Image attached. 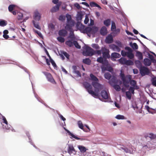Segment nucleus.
Listing matches in <instances>:
<instances>
[{
	"instance_id": "obj_1",
	"label": "nucleus",
	"mask_w": 156,
	"mask_h": 156,
	"mask_svg": "<svg viewBox=\"0 0 156 156\" xmlns=\"http://www.w3.org/2000/svg\"><path fill=\"white\" fill-rule=\"evenodd\" d=\"M91 84L95 89L94 92L92 90V85L88 82H84L83 84L90 94L94 97H98L99 91L102 89V85L98 83V81H92Z\"/></svg>"
},
{
	"instance_id": "obj_2",
	"label": "nucleus",
	"mask_w": 156,
	"mask_h": 156,
	"mask_svg": "<svg viewBox=\"0 0 156 156\" xmlns=\"http://www.w3.org/2000/svg\"><path fill=\"white\" fill-rule=\"evenodd\" d=\"M120 78L122 81L124 86L126 88H128L129 86V83L132 86V87H135L136 90L139 89V87L137 85L136 81L132 80V76L130 75L125 76L123 72L121 71L120 74Z\"/></svg>"
},
{
	"instance_id": "obj_3",
	"label": "nucleus",
	"mask_w": 156,
	"mask_h": 156,
	"mask_svg": "<svg viewBox=\"0 0 156 156\" xmlns=\"http://www.w3.org/2000/svg\"><path fill=\"white\" fill-rule=\"evenodd\" d=\"M126 50H127V52H126L124 50H122L121 52V54L123 57L127 56L130 59H133L134 57V55L133 53V50L129 47H126L125 48Z\"/></svg>"
},
{
	"instance_id": "obj_4",
	"label": "nucleus",
	"mask_w": 156,
	"mask_h": 156,
	"mask_svg": "<svg viewBox=\"0 0 156 156\" xmlns=\"http://www.w3.org/2000/svg\"><path fill=\"white\" fill-rule=\"evenodd\" d=\"M94 50L91 47L87 46L86 47V50L83 52V54L86 56H92L94 55Z\"/></svg>"
},
{
	"instance_id": "obj_5",
	"label": "nucleus",
	"mask_w": 156,
	"mask_h": 156,
	"mask_svg": "<svg viewBox=\"0 0 156 156\" xmlns=\"http://www.w3.org/2000/svg\"><path fill=\"white\" fill-rule=\"evenodd\" d=\"M101 69L103 72L106 70L111 72L113 70L112 68L108 66V62L107 60L105 61V63L101 66Z\"/></svg>"
},
{
	"instance_id": "obj_6",
	"label": "nucleus",
	"mask_w": 156,
	"mask_h": 156,
	"mask_svg": "<svg viewBox=\"0 0 156 156\" xmlns=\"http://www.w3.org/2000/svg\"><path fill=\"white\" fill-rule=\"evenodd\" d=\"M43 73L45 76L48 81L53 84H56L55 81L50 73L46 72H43Z\"/></svg>"
},
{
	"instance_id": "obj_7",
	"label": "nucleus",
	"mask_w": 156,
	"mask_h": 156,
	"mask_svg": "<svg viewBox=\"0 0 156 156\" xmlns=\"http://www.w3.org/2000/svg\"><path fill=\"white\" fill-rule=\"evenodd\" d=\"M140 73L142 76L148 75L150 73L149 69L144 66H141L140 69Z\"/></svg>"
},
{
	"instance_id": "obj_8",
	"label": "nucleus",
	"mask_w": 156,
	"mask_h": 156,
	"mask_svg": "<svg viewBox=\"0 0 156 156\" xmlns=\"http://www.w3.org/2000/svg\"><path fill=\"white\" fill-rule=\"evenodd\" d=\"M102 51L103 57L105 58H108L110 57L109 54V51L108 49L104 47L102 48Z\"/></svg>"
},
{
	"instance_id": "obj_9",
	"label": "nucleus",
	"mask_w": 156,
	"mask_h": 156,
	"mask_svg": "<svg viewBox=\"0 0 156 156\" xmlns=\"http://www.w3.org/2000/svg\"><path fill=\"white\" fill-rule=\"evenodd\" d=\"M41 16L40 13L37 11L34 12V20L39 21L41 19Z\"/></svg>"
},
{
	"instance_id": "obj_10",
	"label": "nucleus",
	"mask_w": 156,
	"mask_h": 156,
	"mask_svg": "<svg viewBox=\"0 0 156 156\" xmlns=\"http://www.w3.org/2000/svg\"><path fill=\"white\" fill-rule=\"evenodd\" d=\"M74 22L67 23L65 27V29L68 30H72V27L74 26Z\"/></svg>"
},
{
	"instance_id": "obj_11",
	"label": "nucleus",
	"mask_w": 156,
	"mask_h": 156,
	"mask_svg": "<svg viewBox=\"0 0 156 156\" xmlns=\"http://www.w3.org/2000/svg\"><path fill=\"white\" fill-rule=\"evenodd\" d=\"M109 47L110 48L112 49L113 51L118 52H119L120 51V49L117 45L114 44H110L109 45Z\"/></svg>"
},
{
	"instance_id": "obj_12",
	"label": "nucleus",
	"mask_w": 156,
	"mask_h": 156,
	"mask_svg": "<svg viewBox=\"0 0 156 156\" xmlns=\"http://www.w3.org/2000/svg\"><path fill=\"white\" fill-rule=\"evenodd\" d=\"M62 4L61 2H59L55 6L53 7L51 9V11L52 12H55L59 10V7Z\"/></svg>"
},
{
	"instance_id": "obj_13",
	"label": "nucleus",
	"mask_w": 156,
	"mask_h": 156,
	"mask_svg": "<svg viewBox=\"0 0 156 156\" xmlns=\"http://www.w3.org/2000/svg\"><path fill=\"white\" fill-rule=\"evenodd\" d=\"M113 41V38L112 35H109L106 37L105 42L107 44H110Z\"/></svg>"
},
{
	"instance_id": "obj_14",
	"label": "nucleus",
	"mask_w": 156,
	"mask_h": 156,
	"mask_svg": "<svg viewBox=\"0 0 156 156\" xmlns=\"http://www.w3.org/2000/svg\"><path fill=\"white\" fill-rule=\"evenodd\" d=\"M67 31L65 29H62L60 30L58 32V34L60 36L66 37L67 34Z\"/></svg>"
},
{
	"instance_id": "obj_15",
	"label": "nucleus",
	"mask_w": 156,
	"mask_h": 156,
	"mask_svg": "<svg viewBox=\"0 0 156 156\" xmlns=\"http://www.w3.org/2000/svg\"><path fill=\"white\" fill-rule=\"evenodd\" d=\"M66 131L72 137H71V138H74L77 140H84V139L82 138H80L79 137H78L77 136H75L72 133L70 132L68 130H66Z\"/></svg>"
},
{
	"instance_id": "obj_16",
	"label": "nucleus",
	"mask_w": 156,
	"mask_h": 156,
	"mask_svg": "<svg viewBox=\"0 0 156 156\" xmlns=\"http://www.w3.org/2000/svg\"><path fill=\"white\" fill-rule=\"evenodd\" d=\"M66 131L72 137H71V138H74L77 140H84V139L82 138H80L79 137H78L77 136H75L72 133L70 132L68 130H66Z\"/></svg>"
},
{
	"instance_id": "obj_17",
	"label": "nucleus",
	"mask_w": 156,
	"mask_h": 156,
	"mask_svg": "<svg viewBox=\"0 0 156 156\" xmlns=\"http://www.w3.org/2000/svg\"><path fill=\"white\" fill-rule=\"evenodd\" d=\"M101 94L103 98L105 99H107L108 98V95L107 92L105 90H102L101 91Z\"/></svg>"
},
{
	"instance_id": "obj_18",
	"label": "nucleus",
	"mask_w": 156,
	"mask_h": 156,
	"mask_svg": "<svg viewBox=\"0 0 156 156\" xmlns=\"http://www.w3.org/2000/svg\"><path fill=\"white\" fill-rule=\"evenodd\" d=\"M68 152L70 154L73 153V152L76 153V151L73 145H69L67 150Z\"/></svg>"
},
{
	"instance_id": "obj_19",
	"label": "nucleus",
	"mask_w": 156,
	"mask_h": 156,
	"mask_svg": "<svg viewBox=\"0 0 156 156\" xmlns=\"http://www.w3.org/2000/svg\"><path fill=\"white\" fill-rule=\"evenodd\" d=\"M69 36L67 37V39H70L72 41L75 39V36L74 34V31L73 30H70Z\"/></svg>"
},
{
	"instance_id": "obj_20",
	"label": "nucleus",
	"mask_w": 156,
	"mask_h": 156,
	"mask_svg": "<svg viewBox=\"0 0 156 156\" xmlns=\"http://www.w3.org/2000/svg\"><path fill=\"white\" fill-rule=\"evenodd\" d=\"M91 28L90 27H87L83 30L82 33H86L89 35L88 34H90Z\"/></svg>"
},
{
	"instance_id": "obj_21",
	"label": "nucleus",
	"mask_w": 156,
	"mask_h": 156,
	"mask_svg": "<svg viewBox=\"0 0 156 156\" xmlns=\"http://www.w3.org/2000/svg\"><path fill=\"white\" fill-rule=\"evenodd\" d=\"M151 61L147 58H146L144 60V65L147 66H149L151 63Z\"/></svg>"
},
{
	"instance_id": "obj_22",
	"label": "nucleus",
	"mask_w": 156,
	"mask_h": 156,
	"mask_svg": "<svg viewBox=\"0 0 156 156\" xmlns=\"http://www.w3.org/2000/svg\"><path fill=\"white\" fill-rule=\"evenodd\" d=\"M73 41L71 39L65 42V44L70 47H72L73 46Z\"/></svg>"
},
{
	"instance_id": "obj_23",
	"label": "nucleus",
	"mask_w": 156,
	"mask_h": 156,
	"mask_svg": "<svg viewBox=\"0 0 156 156\" xmlns=\"http://www.w3.org/2000/svg\"><path fill=\"white\" fill-rule=\"evenodd\" d=\"M107 33V29L106 27H103L100 30L101 34L103 35H104L106 34Z\"/></svg>"
},
{
	"instance_id": "obj_24",
	"label": "nucleus",
	"mask_w": 156,
	"mask_h": 156,
	"mask_svg": "<svg viewBox=\"0 0 156 156\" xmlns=\"http://www.w3.org/2000/svg\"><path fill=\"white\" fill-rule=\"evenodd\" d=\"M117 80L116 79V77L115 76H113L111 80L109 81V83L111 85H112L113 84H116L117 83Z\"/></svg>"
},
{
	"instance_id": "obj_25",
	"label": "nucleus",
	"mask_w": 156,
	"mask_h": 156,
	"mask_svg": "<svg viewBox=\"0 0 156 156\" xmlns=\"http://www.w3.org/2000/svg\"><path fill=\"white\" fill-rule=\"evenodd\" d=\"M90 80L93 81H99L98 79L93 74H90Z\"/></svg>"
},
{
	"instance_id": "obj_26",
	"label": "nucleus",
	"mask_w": 156,
	"mask_h": 156,
	"mask_svg": "<svg viewBox=\"0 0 156 156\" xmlns=\"http://www.w3.org/2000/svg\"><path fill=\"white\" fill-rule=\"evenodd\" d=\"M111 56L113 58H119L121 57V55L118 53L113 52Z\"/></svg>"
},
{
	"instance_id": "obj_27",
	"label": "nucleus",
	"mask_w": 156,
	"mask_h": 156,
	"mask_svg": "<svg viewBox=\"0 0 156 156\" xmlns=\"http://www.w3.org/2000/svg\"><path fill=\"white\" fill-rule=\"evenodd\" d=\"M66 17L67 18V23L74 22V21L72 20V18L70 15L67 14H66Z\"/></svg>"
},
{
	"instance_id": "obj_28",
	"label": "nucleus",
	"mask_w": 156,
	"mask_h": 156,
	"mask_svg": "<svg viewBox=\"0 0 156 156\" xmlns=\"http://www.w3.org/2000/svg\"><path fill=\"white\" fill-rule=\"evenodd\" d=\"M78 148L81 153H83L86 151L87 150L86 148L83 146L79 145Z\"/></svg>"
},
{
	"instance_id": "obj_29",
	"label": "nucleus",
	"mask_w": 156,
	"mask_h": 156,
	"mask_svg": "<svg viewBox=\"0 0 156 156\" xmlns=\"http://www.w3.org/2000/svg\"><path fill=\"white\" fill-rule=\"evenodd\" d=\"M83 62L85 64L90 65L91 64V61L89 58H86L83 59Z\"/></svg>"
},
{
	"instance_id": "obj_30",
	"label": "nucleus",
	"mask_w": 156,
	"mask_h": 156,
	"mask_svg": "<svg viewBox=\"0 0 156 156\" xmlns=\"http://www.w3.org/2000/svg\"><path fill=\"white\" fill-rule=\"evenodd\" d=\"M2 119L3 121V122L5 123L7 127L5 126V128L4 126H3L4 129H5L6 130H9L10 129V127L8 126V122L6 119L5 117H3Z\"/></svg>"
},
{
	"instance_id": "obj_31",
	"label": "nucleus",
	"mask_w": 156,
	"mask_h": 156,
	"mask_svg": "<svg viewBox=\"0 0 156 156\" xmlns=\"http://www.w3.org/2000/svg\"><path fill=\"white\" fill-rule=\"evenodd\" d=\"M91 30L90 34H95L98 30V28L95 27H91Z\"/></svg>"
},
{
	"instance_id": "obj_32",
	"label": "nucleus",
	"mask_w": 156,
	"mask_h": 156,
	"mask_svg": "<svg viewBox=\"0 0 156 156\" xmlns=\"http://www.w3.org/2000/svg\"><path fill=\"white\" fill-rule=\"evenodd\" d=\"M90 5L91 7H97L100 9H101V7L99 5L94 2H91L90 3Z\"/></svg>"
},
{
	"instance_id": "obj_33",
	"label": "nucleus",
	"mask_w": 156,
	"mask_h": 156,
	"mask_svg": "<svg viewBox=\"0 0 156 156\" xmlns=\"http://www.w3.org/2000/svg\"><path fill=\"white\" fill-rule=\"evenodd\" d=\"M32 22L33 23L34 27L37 29L40 30L41 27L39 26V23L38 22H36L35 20H33Z\"/></svg>"
},
{
	"instance_id": "obj_34",
	"label": "nucleus",
	"mask_w": 156,
	"mask_h": 156,
	"mask_svg": "<svg viewBox=\"0 0 156 156\" xmlns=\"http://www.w3.org/2000/svg\"><path fill=\"white\" fill-rule=\"evenodd\" d=\"M136 56L138 57L139 59L141 60L143 59L142 54L141 52L139 51H137Z\"/></svg>"
},
{
	"instance_id": "obj_35",
	"label": "nucleus",
	"mask_w": 156,
	"mask_h": 156,
	"mask_svg": "<svg viewBox=\"0 0 156 156\" xmlns=\"http://www.w3.org/2000/svg\"><path fill=\"white\" fill-rule=\"evenodd\" d=\"M76 25L77 27H79L81 30H83L85 29L84 26L80 23H77Z\"/></svg>"
},
{
	"instance_id": "obj_36",
	"label": "nucleus",
	"mask_w": 156,
	"mask_h": 156,
	"mask_svg": "<svg viewBox=\"0 0 156 156\" xmlns=\"http://www.w3.org/2000/svg\"><path fill=\"white\" fill-rule=\"evenodd\" d=\"M130 45L133 49H138V46L137 44L135 43H134L133 44L132 43H130Z\"/></svg>"
},
{
	"instance_id": "obj_37",
	"label": "nucleus",
	"mask_w": 156,
	"mask_h": 156,
	"mask_svg": "<svg viewBox=\"0 0 156 156\" xmlns=\"http://www.w3.org/2000/svg\"><path fill=\"white\" fill-rule=\"evenodd\" d=\"M78 127L81 129L83 130L84 131H85L83 128V126L81 121H79L78 122Z\"/></svg>"
},
{
	"instance_id": "obj_38",
	"label": "nucleus",
	"mask_w": 156,
	"mask_h": 156,
	"mask_svg": "<svg viewBox=\"0 0 156 156\" xmlns=\"http://www.w3.org/2000/svg\"><path fill=\"white\" fill-rule=\"evenodd\" d=\"M126 59L124 58H121L119 59V62L120 63L122 64L125 65Z\"/></svg>"
},
{
	"instance_id": "obj_39",
	"label": "nucleus",
	"mask_w": 156,
	"mask_h": 156,
	"mask_svg": "<svg viewBox=\"0 0 156 156\" xmlns=\"http://www.w3.org/2000/svg\"><path fill=\"white\" fill-rule=\"evenodd\" d=\"M149 137L151 140H153L156 139V135L152 133H150L149 134Z\"/></svg>"
},
{
	"instance_id": "obj_40",
	"label": "nucleus",
	"mask_w": 156,
	"mask_h": 156,
	"mask_svg": "<svg viewBox=\"0 0 156 156\" xmlns=\"http://www.w3.org/2000/svg\"><path fill=\"white\" fill-rule=\"evenodd\" d=\"M104 76L105 78L107 80H109L111 77V75L109 73H105Z\"/></svg>"
},
{
	"instance_id": "obj_41",
	"label": "nucleus",
	"mask_w": 156,
	"mask_h": 156,
	"mask_svg": "<svg viewBox=\"0 0 156 156\" xmlns=\"http://www.w3.org/2000/svg\"><path fill=\"white\" fill-rule=\"evenodd\" d=\"M7 24V22L4 20H1L0 21V26L4 27Z\"/></svg>"
},
{
	"instance_id": "obj_42",
	"label": "nucleus",
	"mask_w": 156,
	"mask_h": 156,
	"mask_svg": "<svg viewBox=\"0 0 156 156\" xmlns=\"http://www.w3.org/2000/svg\"><path fill=\"white\" fill-rule=\"evenodd\" d=\"M114 88L117 91H119L121 90V87L119 85L115 84L113 86Z\"/></svg>"
},
{
	"instance_id": "obj_43",
	"label": "nucleus",
	"mask_w": 156,
	"mask_h": 156,
	"mask_svg": "<svg viewBox=\"0 0 156 156\" xmlns=\"http://www.w3.org/2000/svg\"><path fill=\"white\" fill-rule=\"evenodd\" d=\"M60 53L61 54H63L67 58V59H69V55L66 52L64 51H61Z\"/></svg>"
},
{
	"instance_id": "obj_44",
	"label": "nucleus",
	"mask_w": 156,
	"mask_h": 156,
	"mask_svg": "<svg viewBox=\"0 0 156 156\" xmlns=\"http://www.w3.org/2000/svg\"><path fill=\"white\" fill-rule=\"evenodd\" d=\"M104 24L106 26H108L110 24V20L109 19H108L104 21Z\"/></svg>"
},
{
	"instance_id": "obj_45",
	"label": "nucleus",
	"mask_w": 156,
	"mask_h": 156,
	"mask_svg": "<svg viewBox=\"0 0 156 156\" xmlns=\"http://www.w3.org/2000/svg\"><path fill=\"white\" fill-rule=\"evenodd\" d=\"M125 63L126 64L125 65L127 66L133 65V62L131 60H126Z\"/></svg>"
},
{
	"instance_id": "obj_46",
	"label": "nucleus",
	"mask_w": 156,
	"mask_h": 156,
	"mask_svg": "<svg viewBox=\"0 0 156 156\" xmlns=\"http://www.w3.org/2000/svg\"><path fill=\"white\" fill-rule=\"evenodd\" d=\"M15 7V5H10L8 7V9L9 12H12Z\"/></svg>"
},
{
	"instance_id": "obj_47",
	"label": "nucleus",
	"mask_w": 156,
	"mask_h": 156,
	"mask_svg": "<svg viewBox=\"0 0 156 156\" xmlns=\"http://www.w3.org/2000/svg\"><path fill=\"white\" fill-rule=\"evenodd\" d=\"M73 45H74L78 49H80L81 48V46L79 44L78 42L76 41H73Z\"/></svg>"
},
{
	"instance_id": "obj_48",
	"label": "nucleus",
	"mask_w": 156,
	"mask_h": 156,
	"mask_svg": "<svg viewBox=\"0 0 156 156\" xmlns=\"http://www.w3.org/2000/svg\"><path fill=\"white\" fill-rule=\"evenodd\" d=\"M126 94L127 98L130 100L131 98V94L129 91H126Z\"/></svg>"
},
{
	"instance_id": "obj_49",
	"label": "nucleus",
	"mask_w": 156,
	"mask_h": 156,
	"mask_svg": "<svg viewBox=\"0 0 156 156\" xmlns=\"http://www.w3.org/2000/svg\"><path fill=\"white\" fill-rule=\"evenodd\" d=\"M149 58L151 59V62H152L153 63H155L156 62V60L154 59V56L150 54L149 55Z\"/></svg>"
},
{
	"instance_id": "obj_50",
	"label": "nucleus",
	"mask_w": 156,
	"mask_h": 156,
	"mask_svg": "<svg viewBox=\"0 0 156 156\" xmlns=\"http://www.w3.org/2000/svg\"><path fill=\"white\" fill-rule=\"evenodd\" d=\"M57 39L59 42L61 43L64 42L65 41L64 38L61 37H58Z\"/></svg>"
},
{
	"instance_id": "obj_51",
	"label": "nucleus",
	"mask_w": 156,
	"mask_h": 156,
	"mask_svg": "<svg viewBox=\"0 0 156 156\" xmlns=\"http://www.w3.org/2000/svg\"><path fill=\"white\" fill-rule=\"evenodd\" d=\"M97 61L99 63L104 64L105 63V61H103V59L102 57H100L98 58Z\"/></svg>"
},
{
	"instance_id": "obj_52",
	"label": "nucleus",
	"mask_w": 156,
	"mask_h": 156,
	"mask_svg": "<svg viewBox=\"0 0 156 156\" xmlns=\"http://www.w3.org/2000/svg\"><path fill=\"white\" fill-rule=\"evenodd\" d=\"M135 89V87H130L129 88V90L130 92L133 94H134V90Z\"/></svg>"
},
{
	"instance_id": "obj_53",
	"label": "nucleus",
	"mask_w": 156,
	"mask_h": 156,
	"mask_svg": "<svg viewBox=\"0 0 156 156\" xmlns=\"http://www.w3.org/2000/svg\"><path fill=\"white\" fill-rule=\"evenodd\" d=\"M116 118L118 119H125L123 115H117Z\"/></svg>"
},
{
	"instance_id": "obj_54",
	"label": "nucleus",
	"mask_w": 156,
	"mask_h": 156,
	"mask_svg": "<svg viewBox=\"0 0 156 156\" xmlns=\"http://www.w3.org/2000/svg\"><path fill=\"white\" fill-rule=\"evenodd\" d=\"M152 84L156 87V77L153 78L151 80Z\"/></svg>"
},
{
	"instance_id": "obj_55",
	"label": "nucleus",
	"mask_w": 156,
	"mask_h": 156,
	"mask_svg": "<svg viewBox=\"0 0 156 156\" xmlns=\"http://www.w3.org/2000/svg\"><path fill=\"white\" fill-rule=\"evenodd\" d=\"M92 47L96 49H98L100 48V47L97 44H92Z\"/></svg>"
},
{
	"instance_id": "obj_56",
	"label": "nucleus",
	"mask_w": 156,
	"mask_h": 156,
	"mask_svg": "<svg viewBox=\"0 0 156 156\" xmlns=\"http://www.w3.org/2000/svg\"><path fill=\"white\" fill-rule=\"evenodd\" d=\"M101 53H102V49L101 50L94 51V54L101 55Z\"/></svg>"
},
{
	"instance_id": "obj_57",
	"label": "nucleus",
	"mask_w": 156,
	"mask_h": 156,
	"mask_svg": "<svg viewBox=\"0 0 156 156\" xmlns=\"http://www.w3.org/2000/svg\"><path fill=\"white\" fill-rule=\"evenodd\" d=\"M18 15L19 16V18H18L19 20H21L23 17V14L22 13L18 12L17 13Z\"/></svg>"
},
{
	"instance_id": "obj_58",
	"label": "nucleus",
	"mask_w": 156,
	"mask_h": 156,
	"mask_svg": "<svg viewBox=\"0 0 156 156\" xmlns=\"http://www.w3.org/2000/svg\"><path fill=\"white\" fill-rule=\"evenodd\" d=\"M58 19L61 21H64L65 19V17L64 16L61 15L59 16Z\"/></svg>"
},
{
	"instance_id": "obj_59",
	"label": "nucleus",
	"mask_w": 156,
	"mask_h": 156,
	"mask_svg": "<svg viewBox=\"0 0 156 156\" xmlns=\"http://www.w3.org/2000/svg\"><path fill=\"white\" fill-rule=\"evenodd\" d=\"M116 43L119 48H122L123 47V45L119 41H117Z\"/></svg>"
},
{
	"instance_id": "obj_60",
	"label": "nucleus",
	"mask_w": 156,
	"mask_h": 156,
	"mask_svg": "<svg viewBox=\"0 0 156 156\" xmlns=\"http://www.w3.org/2000/svg\"><path fill=\"white\" fill-rule=\"evenodd\" d=\"M50 62L51 63L52 65L54 67H56V65L54 62V61L53 60V59H52L51 58L50 59Z\"/></svg>"
},
{
	"instance_id": "obj_61",
	"label": "nucleus",
	"mask_w": 156,
	"mask_h": 156,
	"mask_svg": "<svg viewBox=\"0 0 156 156\" xmlns=\"http://www.w3.org/2000/svg\"><path fill=\"white\" fill-rule=\"evenodd\" d=\"M89 20V19L88 17L86 16L85 19L84 20V23L85 24H87Z\"/></svg>"
},
{
	"instance_id": "obj_62",
	"label": "nucleus",
	"mask_w": 156,
	"mask_h": 156,
	"mask_svg": "<svg viewBox=\"0 0 156 156\" xmlns=\"http://www.w3.org/2000/svg\"><path fill=\"white\" fill-rule=\"evenodd\" d=\"M111 30H113L115 29H116V26L115 25V24L114 23H112L111 26Z\"/></svg>"
},
{
	"instance_id": "obj_63",
	"label": "nucleus",
	"mask_w": 156,
	"mask_h": 156,
	"mask_svg": "<svg viewBox=\"0 0 156 156\" xmlns=\"http://www.w3.org/2000/svg\"><path fill=\"white\" fill-rule=\"evenodd\" d=\"M74 5L78 9H80V6L78 3H75Z\"/></svg>"
},
{
	"instance_id": "obj_64",
	"label": "nucleus",
	"mask_w": 156,
	"mask_h": 156,
	"mask_svg": "<svg viewBox=\"0 0 156 156\" xmlns=\"http://www.w3.org/2000/svg\"><path fill=\"white\" fill-rule=\"evenodd\" d=\"M74 73H76L78 76H81V74L80 73V71L78 70L76 71Z\"/></svg>"
}]
</instances>
